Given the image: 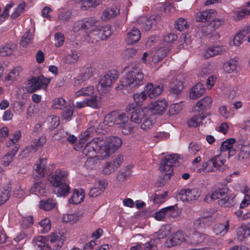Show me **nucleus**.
<instances>
[{
    "label": "nucleus",
    "instance_id": "51",
    "mask_svg": "<svg viewBox=\"0 0 250 250\" xmlns=\"http://www.w3.org/2000/svg\"><path fill=\"white\" fill-rule=\"evenodd\" d=\"M14 45L12 43H5L0 48V55L1 56H10L13 53Z\"/></svg>",
    "mask_w": 250,
    "mask_h": 250
},
{
    "label": "nucleus",
    "instance_id": "60",
    "mask_svg": "<svg viewBox=\"0 0 250 250\" xmlns=\"http://www.w3.org/2000/svg\"><path fill=\"white\" fill-rule=\"evenodd\" d=\"M118 116L119 117L117 118L116 125H117L118 127H120L122 125H125V124H126L125 123L129 120V118L126 113L124 112L119 111Z\"/></svg>",
    "mask_w": 250,
    "mask_h": 250
},
{
    "label": "nucleus",
    "instance_id": "6",
    "mask_svg": "<svg viewBox=\"0 0 250 250\" xmlns=\"http://www.w3.org/2000/svg\"><path fill=\"white\" fill-rule=\"evenodd\" d=\"M126 111L130 112L131 115L130 120L132 122L137 124L142 123L150 112L148 108L145 107L143 109L135 107L134 104H130L126 107Z\"/></svg>",
    "mask_w": 250,
    "mask_h": 250
},
{
    "label": "nucleus",
    "instance_id": "40",
    "mask_svg": "<svg viewBox=\"0 0 250 250\" xmlns=\"http://www.w3.org/2000/svg\"><path fill=\"white\" fill-rule=\"evenodd\" d=\"M250 235V230L247 225H243L239 228L237 231V236L238 239L243 240L247 238Z\"/></svg>",
    "mask_w": 250,
    "mask_h": 250
},
{
    "label": "nucleus",
    "instance_id": "55",
    "mask_svg": "<svg viewBox=\"0 0 250 250\" xmlns=\"http://www.w3.org/2000/svg\"><path fill=\"white\" fill-rule=\"evenodd\" d=\"M167 196V191L162 194L155 193L151 196V200H152L155 204H161L165 202Z\"/></svg>",
    "mask_w": 250,
    "mask_h": 250
},
{
    "label": "nucleus",
    "instance_id": "39",
    "mask_svg": "<svg viewBox=\"0 0 250 250\" xmlns=\"http://www.w3.org/2000/svg\"><path fill=\"white\" fill-rule=\"evenodd\" d=\"M64 110L62 112V117L65 121H69L72 119L74 111V105L73 104H68L64 108Z\"/></svg>",
    "mask_w": 250,
    "mask_h": 250
},
{
    "label": "nucleus",
    "instance_id": "13",
    "mask_svg": "<svg viewBox=\"0 0 250 250\" xmlns=\"http://www.w3.org/2000/svg\"><path fill=\"white\" fill-rule=\"evenodd\" d=\"M212 100L210 97L206 96L201 99L196 104V108L194 110L195 113H199L202 115H206V111L210 108L211 106Z\"/></svg>",
    "mask_w": 250,
    "mask_h": 250
},
{
    "label": "nucleus",
    "instance_id": "15",
    "mask_svg": "<svg viewBox=\"0 0 250 250\" xmlns=\"http://www.w3.org/2000/svg\"><path fill=\"white\" fill-rule=\"evenodd\" d=\"M175 210V207L174 206H168L156 212L153 216L157 221H164L166 217H169L172 216Z\"/></svg>",
    "mask_w": 250,
    "mask_h": 250
},
{
    "label": "nucleus",
    "instance_id": "24",
    "mask_svg": "<svg viewBox=\"0 0 250 250\" xmlns=\"http://www.w3.org/2000/svg\"><path fill=\"white\" fill-rule=\"evenodd\" d=\"M226 48L224 46H215L210 47L207 49L206 51L204 53V57L206 58H209L216 55L221 54L225 52Z\"/></svg>",
    "mask_w": 250,
    "mask_h": 250
},
{
    "label": "nucleus",
    "instance_id": "20",
    "mask_svg": "<svg viewBox=\"0 0 250 250\" xmlns=\"http://www.w3.org/2000/svg\"><path fill=\"white\" fill-rule=\"evenodd\" d=\"M140 38V31L137 28L133 27L130 31L128 32L125 41L128 44H132L137 42Z\"/></svg>",
    "mask_w": 250,
    "mask_h": 250
},
{
    "label": "nucleus",
    "instance_id": "42",
    "mask_svg": "<svg viewBox=\"0 0 250 250\" xmlns=\"http://www.w3.org/2000/svg\"><path fill=\"white\" fill-rule=\"evenodd\" d=\"M79 59V56L76 51H71L67 54L64 59V62L67 64H74L76 63Z\"/></svg>",
    "mask_w": 250,
    "mask_h": 250
},
{
    "label": "nucleus",
    "instance_id": "25",
    "mask_svg": "<svg viewBox=\"0 0 250 250\" xmlns=\"http://www.w3.org/2000/svg\"><path fill=\"white\" fill-rule=\"evenodd\" d=\"M229 228V220H227L224 223H218L213 228V231L217 235L224 236L228 231Z\"/></svg>",
    "mask_w": 250,
    "mask_h": 250
},
{
    "label": "nucleus",
    "instance_id": "32",
    "mask_svg": "<svg viewBox=\"0 0 250 250\" xmlns=\"http://www.w3.org/2000/svg\"><path fill=\"white\" fill-rule=\"evenodd\" d=\"M206 117V115H202L199 113H196L188 121V125L190 127H197L199 126Z\"/></svg>",
    "mask_w": 250,
    "mask_h": 250
},
{
    "label": "nucleus",
    "instance_id": "17",
    "mask_svg": "<svg viewBox=\"0 0 250 250\" xmlns=\"http://www.w3.org/2000/svg\"><path fill=\"white\" fill-rule=\"evenodd\" d=\"M48 239L45 236H38L33 238L32 242L37 250H51L48 244Z\"/></svg>",
    "mask_w": 250,
    "mask_h": 250
},
{
    "label": "nucleus",
    "instance_id": "12",
    "mask_svg": "<svg viewBox=\"0 0 250 250\" xmlns=\"http://www.w3.org/2000/svg\"><path fill=\"white\" fill-rule=\"evenodd\" d=\"M66 234L63 232H54L49 236L51 243H56L53 246V250H59L62 247L64 241L66 240Z\"/></svg>",
    "mask_w": 250,
    "mask_h": 250
},
{
    "label": "nucleus",
    "instance_id": "45",
    "mask_svg": "<svg viewBox=\"0 0 250 250\" xmlns=\"http://www.w3.org/2000/svg\"><path fill=\"white\" fill-rule=\"evenodd\" d=\"M94 92V88L93 86H88L83 87L75 92L76 97L80 96H90L93 95Z\"/></svg>",
    "mask_w": 250,
    "mask_h": 250
},
{
    "label": "nucleus",
    "instance_id": "61",
    "mask_svg": "<svg viewBox=\"0 0 250 250\" xmlns=\"http://www.w3.org/2000/svg\"><path fill=\"white\" fill-rule=\"evenodd\" d=\"M125 123L120 128L122 129V132L124 135H129L133 131L134 126L129 122V120Z\"/></svg>",
    "mask_w": 250,
    "mask_h": 250
},
{
    "label": "nucleus",
    "instance_id": "36",
    "mask_svg": "<svg viewBox=\"0 0 250 250\" xmlns=\"http://www.w3.org/2000/svg\"><path fill=\"white\" fill-rule=\"evenodd\" d=\"M235 196L230 194L227 195L224 198L220 199L218 201V204L221 207H231L235 204L234 200Z\"/></svg>",
    "mask_w": 250,
    "mask_h": 250
},
{
    "label": "nucleus",
    "instance_id": "5",
    "mask_svg": "<svg viewBox=\"0 0 250 250\" xmlns=\"http://www.w3.org/2000/svg\"><path fill=\"white\" fill-rule=\"evenodd\" d=\"M50 82V79L46 78L43 75L39 77H32L28 80L26 87V91L32 93L42 88H46Z\"/></svg>",
    "mask_w": 250,
    "mask_h": 250
},
{
    "label": "nucleus",
    "instance_id": "57",
    "mask_svg": "<svg viewBox=\"0 0 250 250\" xmlns=\"http://www.w3.org/2000/svg\"><path fill=\"white\" fill-rule=\"evenodd\" d=\"M235 141L236 140L234 138H231L223 142L220 147L221 150L225 151L230 150L232 147L233 144Z\"/></svg>",
    "mask_w": 250,
    "mask_h": 250
},
{
    "label": "nucleus",
    "instance_id": "27",
    "mask_svg": "<svg viewBox=\"0 0 250 250\" xmlns=\"http://www.w3.org/2000/svg\"><path fill=\"white\" fill-rule=\"evenodd\" d=\"M206 91L203 85L198 83L192 87L189 96L190 99H195L202 96Z\"/></svg>",
    "mask_w": 250,
    "mask_h": 250
},
{
    "label": "nucleus",
    "instance_id": "30",
    "mask_svg": "<svg viewBox=\"0 0 250 250\" xmlns=\"http://www.w3.org/2000/svg\"><path fill=\"white\" fill-rule=\"evenodd\" d=\"M238 62L234 59H231L224 63V69L225 72L231 73L237 72Z\"/></svg>",
    "mask_w": 250,
    "mask_h": 250
},
{
    "label": "nucleus",
    "instance_id": "56",
    "mask_svg": "<svg viewBox=\"0 0 250 250\" xmlns=\"http://www.w3.org/2000/svg\"><path fill=\"white\" fill-rule=\"evenodd\" d=\"M155 20V18L150 17L149 18H146V17L142 18L139 20V22L141 21L143 22L142 27L146 31L150 29L153 24V21Z\"/></svg>",
    "mask_w": 250,
    "mask_h": 250
},
{
    "label": "nucleus",
    "instance_id": "37",
    "mask_svg": "<svg viewBox=\"0 0 250 250\" xmlns=\"http://www.w3.org/2000/svg\"><path fill=\"white\" fill-rule=\"evenodd\" d=\"M93 135V128L90 127L88 128L84 132L82 133L79 138V143L78 147L81 148L83 147V144Z\"/></svg>",
    "mask_w": 250,
    "mask_h": 250
},
{
    "label": "nucleus",
    "instance_id": "31",
    "mask_svg": "<svg viewBox=\"0 0 250 250\" xmlns=\"http://www.w3.org/2000/svg\"><path fill=\"white\" fill-rule=\"evenodd\" d=\"M47 164L46 158H40L36 163V172L39 177H42L44 176Z\"/></svg>",
    "mask_w": 250,
    "mask_h": 250
},
{
    "label": "nucleus",
    "instance_id": "59",
    "mask_svg": "<svg viewBox=\"0 0 250 250\" xmlns=\"http://www.w3.org/2000/svg\"><path fill=\"white\" fill-rule=\"evenodd\" d=\"M39 225L42 228L41 231L43 233L48 232L51 227L50 220L48 218H45L40 222Z\"/></svg>",
    "mask_w": 250,
    "mask_h": 250
},
{
    "label": "nucleus",
    "instance_id": "49",
    "mask_svg": "<svg viewBox=\"0 0 250 250\" xmlns=\"http://www.w3.org/2000/svg\"><path fill=\"white\" fill-rule=\"evenodd\" d=\"M189 27V24L188 21L184 18H179L175 23V28L180 31H185Z\"/></svg>",
    "mask_w": 250,
    "mask_h": 250
},
{
    "label": "nucleus",
    "instance_id": "63",
    "mask_svg": "<svg viewBox=\"0 0 250 250\" xmlns=\"http://www.w3.org/2000/svg\"><path fill=\"white\" fill-rule=\"evenodd\" d=\"M21 137V133L20 130H17L13 133V136L6 143V146L10 147L12 145L17 143L20 140Z\"/></svg>",
    "mask_w": 250,
    "mask_h": 250
},
{
    "label": "nucleus",
    "instance_id": "54",
    "mask_svg": "<svg viewBox=\"0 0 250 250\" xmlns=\"http://www.w3.org/2000/svg\"><path fill=\"white\" fill-rule=\"evenodd\" d=\"M224 22L223 19H213L210 21L209 23L207 26L208 29H210V32L213 31L219 28Z\"/></svg>",
    "mask_w": 250,
    "mask_h": 250
},
{
    "label": "nucleus",
    "instance_id": "41",
    "mask_svg": "<svg viewBox=\"0 0 250 250\" xmlns=\"http://www.w3.org/2000/svg\"><path fill=\"white\" fill-rule=\"evenodd\" d=\"M98 32L99 39L101 40L107 39L112 34L111 27L108 25L102 26Z\"/></svg>",
    "mask_w": 250,
    "mask_h": 250
},
{
    "label": "nucleus",
    "instance_id": "19",
    "mask_svg": "<svg viewBox=\"0 0 250 250\" xmlns=\"http://www.w3.org/2000/svg\"><path fill=\"white\" fill-rule=\"evenodd\" d=\"M96 23V21L93 18H89L82 21H80L78 23V26L81 29L86 30V32L89 30V32L91 31H95V24Z\"/></svg>",
    "mask_w": 250,
    "mask_h": 250
},
{
    "label": "nucleus",
    "instance_id": "47",
    "mask_svg": "<svg viewBox=\"0 0 250 250\" xmlns=\"http://www.w3.org/2000/svg\"><path fill=\"white\" fill-rule=\"evenodd\" d=\"M212 223L210 220H207L201 216L194 221L193 225L195 229H198L208 227L210 226Z\"/></svg>",
    "mask_w": 250,
    "mask_h": 250
},
{
    "label": "nucleus",
    "instance_id": "14",
    "mask_svg": "<svg viewBox=\"0 0 250 250\" xmlns=\"http://www.w3.org/2000/svg\"><path fill=\"white\" fill-rule=\"evenodd\" d=\"M163 91L162 85L154 84L148 83L145 87V93L150 99H153L159 96Z\"/></svg>",
    "mask_w": 250,
    "mask_h": 250
},
{
    "label": "nucleus",
    "instance_id": "11",
    "mask_svg": "<svg viewBox=\"0 0 250 250\" xmlns=\"http://www.w3.org/2000/svg\"><path fill=\"white\" fill-rule=\"evenodd\" d=\"M123 161V156L119 155L113 161L107 162L103 167V173L105 175H109L121 165Z\"/></svg>",
    "mask_w": 250,
    "mask_h": 250
},
{
    "label": "nucleus",
    "instance_id": "62",
    "mask_svg": "<svg viewBox=\"0 0 250 250\" xmlns=\"http://www.w3.org/2000/svg\"><path fill=\"white\" fill-rule=\"evenodd\" d=\"M90 98L85 99L86 105L96 109L99 107V102L96 96H90Z\"/></svg>",
    "mask_w": 250,
    "mask_h": 250
},
{
    "label": "nucleus",
    "instance_id": "52",
    "mask_svg": "<svg viewBox=\"0 0 250 250\" xmlns=\"http://www.w3.org/2000/svg\"><path fill=\"white\" fill-rule=\"evenodd\" d=\"M250 15V1L246 4V7L240 9L237 12L236 16L235 18L236 21H239L243 18Z\"/></svg>",
    "mask_w": 250,
    "mask_h": 250
},
{
    "label": "nucleus",
    "instance_id": "23",
    "mask_svg": "<svg viewBox=\"0 0 250 250\" xmlns=\"http://www.w3.org/2000/svg\"><path fill=\"white\" fill-rule=\"evenodd\" d=\"M19 149V145L17 144L12 150L7 152L2 158L1 161V165L5 167L8 166L13 161V158L18 152Z\"/></svg>",
    "mask_w": 250,
    "mask_h": 250
},
{
    "label": "nucleus",
    "instance_id": "64",
    "mask_svg": "<svg viewBox=\"0 0 250 250\" xmlns=\"http://www.w3.org/2000/svg\"><path fill=\"white\" fill-rule=\"evenodd\" d=\"M25 5L24 2L19 4L18 6L15 8L14 11L12 13L11 18L13 20H14L20 16L21 14L23 12L25 8Z\"/></svg>",
    "mask_w": 250,
    "mask_h": 250
},
{
    "label": "nucleus",
    "instance_id": "35",
    "mask_svg": "<svg viewBox=\"0 0 250 250\" xmlns=\"http://www.w3.org/2000/svg\"><path fill=\"white\" fill-rule=\"evenodd\" d=\"M83 153L86 156L89 157L85 161L84 166L88 169H93L95 168L99 160V156H96L95 153L91 156L86 155L83 152Z\"/></svg>",
    "mask_w": 250,
    "mask_h": 250
},
{
    "label": "nucleus",
    "instance_id": "22",
    "mask_svg": "<svg viewBox=\"0 0 250 250\" xmlns=\"http://www.w3.org/2000/svg\"><path fill=\"white\" fill-rule=\"evenodd\" d=\"M215 10L209 9L198 13L196 17L197 21L201 22L210 21L215 16Z\"/></svg>",
    "mask_w": 250,
    "mask_h": 250
},
{
    "label": "nucleus",
    "instance_id": "53",
    "mask_svg": "<svg viewBox=\"0 0 250 250\" xmlns=\"http://www.w3.org/2000/svg\"><path fill=\"white\" fill-rule=\"evenodd\" d=\"M170 88L172 93L179 94L183 89L182 82L176 79L171 84Z\"/></svg>",
    "mask_w": 250,
    "mask_h": 250
},
{
    "label": "nucleus",
    "instance_id": "29",
    "mask_svg": "<svg viewBox=\"0 0 250 250\" xmlns=\"http://www.w3.org/2000/svg\"><path fill=\"white\" fill-rule=\"evenodd\" d=\"M57 205L56 200L53 198L42 200L40 201L39 207L45 211H49L54 209Z\"/></svg>",
    "mask_w": 250,
    "mask_h": 250
},
{
    "label": "nucleus",
    "instance_id": "26",
    "mask_svg": "<svg viewBox=\"0 0 250 250\" xmlns=\"http://www.w3.org/2000/svg\"><path fill=\"white\" fill-rule=\"evenodd\" d=\"M30 192L38 196H45L46 189L44 184L42 182L35 183L30 188Z\"/></svg>",
    "mask_w": 250,
    "mask_h": 250
},
{
    "label": "nucleus",
    "instance_id": "3",
    "mask_svg": "<svg viewBox=\"0 0 250 250\" xmlns=\"http://www.w3.org/2000/svg\"><path fill=\"white\" fill-rule=\"evenodd\" d=\"M68 177L67 170L58 168L49 177V181L53 187V192L59 197H64L70 192Z\"/></svg>",
    "mask_w": 250,
    "mask_h": 250
},
{
    "label": "nucleus",
    "instance_id": "50",
    "mask_svg": "<svg viewBox=\"0 0 250 250\" xmlns=\"http://www.w3.org/2000/svg\"><path fill=\"white\" fill-rule=\"evenodd\" d=\"M67 105L66 101L62 97L55 98L52 101V107L53 109L62 110Z\"/></svg>",
    "mask_w": 250,
    "mask_h": 250
},
{
    "label": "nucleus",
    "instance_id": "46",
    "mask_svg": "<svg viewBox=\"0 0 250 250\" xmlns=\"http://www.w3.org/2000/svg\"><path fill=\"white\" fill-rule=\"evenodd\" d=\"M11 195V189L8 186L0 190V206L8 201Z\"/></svg>",
    "mask_w": 250,
    "mask_h": 250
},
{
    "label": "nucleus",
    "instance_id": "8",
    "mask_svg": "<svg viewBox=\"0 0 250 250\" xmlns=\"http://www.w3.org/2000/svg\"><path fill=\"white\" fill-rule=\"evenodd\" d=\"M119 72L115 69L110 70L102 77L99 84L104 90L106 88L110 87L118 78Z\"/></svg>",
    "mask_w": 250,
    "mask_h": 250
},
{
    "label": "nucleus",
    "instance_id": "2",
    "mask_svg": "<svg viewBox=\"0 0 250 250\" xmlns=\"http://www.w3.org/2000/svg\"><path fill=\"white\" fill-rule=\"evenodd\" d=\"M126 74L116 87L117 91L123 93L132 92L145 82L144 75L139 64L130 65L125 68Z\"/></svg>",
    "mask_w": 250,
    "mask_h": 250
},
{
    "label": "nucleus",
    "instance_id": "10",
    "mask_svg": "<svg viewBox=\"0 0 250 250\" xmlns=\"http://www.w3.org/2000/svg\"><path fill=\"white\" fill-rule=\"evenodd\" d=\"M186 234L182 230H178L173 233L171 237L167 240L165 246L167 248H171L180 245L186 240Z\"/></svg>",
    "mask_w": 250,
    "mask_h": 250
},
{
    "label": "nucleus",
    "instance_id": "21",
    "mask_svg": "<svg viewBox=\"0 0 250 250\" xmlns=\"http://www.w3.org/2000/svg\"><path fill=\"white\" fill-rule=\"evenodd\" d=\"M167 103L165 99L157 100L151 103V109L155 114H161L165 111Z\"/></svg>",
    "mask_w": 250,
    "mask_h": 250
},
{
    "label": "nucleus",
    "instance_id": "18",
    "mask_svg": "<svg viewBox=\"0 0 250 250\" xmlns=\"http://www.w3.org/2000/svg\"><path fill=\"white\" fill-rule=\"evenodd\" d=\"M212 241V237L205 233L196 232L192 236V243L194 245H199L203 243L208 244Z\"/></svg>",
    "mask_w": 250,
    "mask_h": 250
},
{
    "label": "nucleus",
    "instance_id": "4",
    "mask_svg": "<svg viewBox=\"0 0 250 250\" xmlns=\"http://www.w3.org/2000/svg\"><path fill=\"white\" fill-rule=\"evenodd\" d=\"M178 155L175 154L165 156L163 158L159 167L161 172L164 175V180L168 181L173 175V168L178 166Z\"/></svg>",
    "mask_w": 250,
    "mask_h": 250
},
{
    "label": "nucleus",
    "instance_id": "1",
    "mask_svg": "<svg viewBox=\"0 0 250 250\" xmlns=\"http://www.w3.org/2000/svg\"><path fill=\"white\" fill-rule=\"evenodd\" d=\"M122 144V139L116 136L109 137L106 142L102 137L95 138L85 145L83 152L90 156L99 153L103 160L116 151Z\"/></svg>",
    "mask_w": 250,
    "mask_h": 250
},
{
    "label": "nucleus",
    "instance_id": "28",
    "mask_svg": "<svg viewBox=\"0 0 250 250\" xmlns=\"http://www.w3.org/2000/svg\"><path fill=\"white\" fill-rule=\"evenodd\" d=\"M84 198V192L83 190H80L75 189L73 190V194L69 199V203L75 205L81 203L83 201Z\"/></svg>",
    "mask_w": 250,
    "mask_h": 250
},
{
    "label": "nucleus",
    "instance_id": "43",
    "mask_svg": "<svg viewBox=\"0 0 250 250\" xmlns=\"http://www.w3.org/2000/svg\"><path fill=\"white\" fill-rule=\"evenodd\" d=\"M147 97V96L144 91L140 93L134 94L133 99L136 103L135 107L141 108L143 102L146 99Z\"/></svg>",
    "mask_w": 250,
    "mask_h": 250
},
{
    "label": "nucleus",
    "instance_id": "44",
    "mask_svg": "<svg viewBox=\"0 0 250 250\" xmlns=\"http://www.w3.org/2000/svg\"><path fill=\"white\" fill-rule=\"evenodd\" d=\"M33 36L29 30L22 36L20 44L23 47H26L29 44L32 43L33 40Z\"/></svg>",
    "mask_w": 250,
    "mask_h": 250
},
{
    "label": "nucleus",
    "instance_id": "7",
    "mask_svg": "<svg viewBox=\"0 0 250 250\" xmlns=\"http://www.w3.org/2000/svg\"><path fill=\"white\" fill-rule=\"evenodd\" d=\"M225 161V160L223 156H215L208 161L204 163L200 170L205 173L215 171V170H220Z\"/></svg>",
    "mask_w": 250,
    "mask_h": 250
},
{
    "label": "nucleus",
    "instance_id": "9",
    "mask_svg": "<svg viewBox=\"0 0 250 250\" xmlns=\"http://www.w3.org/2000/svg\"><path fill=\"white\" fill-rule=\"evenodd\" d=\"M200 194L201 192L198 188L182 189L179 193L181 200L184 202L196 200Z\"/></svg>",
    "mask_w": 250,
    "mask_h": 250
},
{
    "label": "nucleus",
    "instance_id": "48",
    "mask_svg": "<svg viewBox=\"0 0 250 250\" xmlns=\"http://www.w3.org/2000/svg\"><path fill=\"white\" fill-rule=\"evenodd\" d=\"M149 114L148 113L142 122L141 128L146 131L150 129L155 122V121L152 119V116Z\"/></svg>",
    "mask_w": 250,
    "mask_h": 250
},
{
    "label": "nucleus",
    "instance_id": "16",
    "mask_svg": "<svg viewBox=\"0 0 250 250\" xmlns=\"http://www.w3.org/2000/svg\"><path fill=\"white\" fill-rule=\"evenodd\" d=\"M229 191L228 188L226 186H222V187H218L211 193H208L205 197L204 200L206 202L208 201L215 200L218 199L225 195H226Z\"/></svg>",
    "mask_w": 250,
    "mask_h": 250
},
{
    "label": "nucleus",
    "instance_id": "38",
    "mask_svg": "<svg viewBox=\"0 0 250 250\" xmlns=\"http://www.w3.org/2000/svg\"><path fill=\"white\" fill-rule=\"evenodd\" d=\"M119 111L115 110L113 111L108 114H107L104 117V122L109 126H112L116 124V120L118 116Z\"/></svg>",
    "mask_w": 250,
    "mask_h": 250
},
{
    "label": "nucleus",
    "instance_id": "33",
    "mask_svg": "<svg viewBox=\"0 0 250 250\" xmlns=\"http://www.w3.org/2000/svg\"><path fill=\"white\" fill-rule=\"evenodd\" d=\"M76 2H81V8L86 10L90 7H95L102 3L101 0H74Z\"/></svg>",
    "mask_w": 250,
    "mask_h": 250
},
{
    "label": "nucleus",
    "instance_id": "34",
    "mask_svg": "<svg viewBox=\"0 0 250 250\" xmlns=\"http://www.w3.org/2000/svg\"><path fill=\"white\" fill-rule=\"evenodd\" d=\"M168 46L160 47L155 52L152 58L153 61L157 62L163 59L170 51Z\"/></svg>",
    "mask_w": 250,
    "mask_h": 250
},
{
    "label": "nucleus",
    "instance_id": "58",
    "mask_svg": "<svg viewBox=\"0 0 250 250\" xmlns=\"http://www.w3.org/2000/svg\"><path fill=\"white\" fill-rule=\"evenodd\" d=\"M21 67H17L12 69L5 77L7 81H13L16 79L20 74Z\"/></svg>",
    "mask_w": 250,
    "mask_h": 250
}]
</instances>
